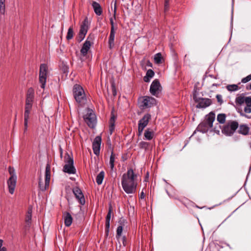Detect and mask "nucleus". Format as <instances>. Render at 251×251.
<instances>
[{
	"mask_svg": "<svg viewBox=\"0 0 251 251\" xmlns=\"http://www.w3.org/2000/svg\"><path fill=\"white\" fill-rule=\"evenodd\" d=\"M74 36V31L72 27H70L68 29L66 38L68 40H69L73 38Z\"/></svg>",
	"mask_w": 251,
	"mask_h": 251,
	"instance_id": "obj_33",
	"label": "nucleus"
},
{
	"mask_svg": "<svg viewBox=\"0 0 251 251\" xmlns=\"http://www.w3.org/2000/svg\"><path fill=\"white\" fill-rule=\"evenodd\" d=\"M34 98V92L33 89L31 88L28 89L25 100V111H24V117L30 118V116L31 114L33 103Z\"/></svg>",
	"mask_w": 251,
	"mask_h": 251,
	"instance_id": "obj_2",
	"label": "nucleus"
},
{
	"mask_svg": "<svg viewBox=\"0 0 251 251\" xmlns=\"http://www.w3.org/2000/svg\"><path fill=\"white\" fill-rule=\"evenodd\" d=\"M50 166L48 164L46 167V172H45V185H43L42 184V182L41 180H39V186L40 189L42 191L46 190L49 187L50 181Z\"/></svg>",
	"mask_w": 251,
	"mask_h": 251,
	"instance_id": "obj_10",
	"label": "nucleus"
},
{
	"mask_svg": "<svg viewBox=\"0 0 251 251\" xmlns=\"http://www.w3.org/2000/svg\"><path fill=\"white\" fill-rule=\"evenodd\" d=\"M29 118L24 117V127H28V122Z\"/></svg>",
	"mask_w": 251,
	"mask_h": 251,
	"instance_id": "obj_44",
	"label": "nucleus"
},
{
	"mask_svg": "<svg viewBox=\"0 0 251 251\" xmlns=\"http://www.w3.org/2000/svg\"><path fill=\"white\" fill-rule=\"evenodd\" d=\"M28 127H24V133H25V132L27 130Z\"/></svg>",
	"mask_w": 251,
	"mask_h": 251,
	"instance_id": "obj_49",
	"label": "nucleus"
},
{
	"mask_svg": "<svg viewBox=\"0 0 251 251\" xmlns=\"http://www.w3.org/2000/svg\"><path fill=\"white\" fill-rule=\"evenodd\" d=\"M73 193L79 203L81 205H84L85 203V201L81 190L78 187H75L73 189Z\"/></svg>",
	"mask_w": 251,
	"mask_h": 251,
	"instance_id": "obj_15",
	"label": "nucleus"
},
{
	"mask_svg": "<svg viewBox=\"0 0 251 251\" xmlns=\"http://www.w3.org/2000/svg\"><path fill=\"white\" fill-rule=\"evenodd\" d=\"M3 240L0 239V251H7V249L5 247H3Z\"/></svg>",
	"mask_w": 251,
	"mask_h": 251,
	"instance_id": "obj_43",
	"label": "nucleus"
},
{
	"mask_svg": "<svg viewBox=\"0 0 251 251\" xmlns=\"http://www.w3.org/2000/svg\"><path fill=\"white\" fill-rule=\"evenodd\" d=\"M48 74V68L47 65L42 64L40 65L39 72V81L41 83V87L44 89Z\"/></svg>",
	"mask_w": 251,
	"mask_h": 251,
	"instance_id": "obj_9",
	"label": "nucleus"
},
{
	"mask_svg": "<svg viewBox=\"0 0 251 251\" xmlns=\"http://www.w3.org/2000/svg\"><path fill=\"white\" fill-rule=\"evenodd\" d=\"M161 90V86L158 79L154 80L150 86V91L151 93L155 96L157 97L158 95Z\"/></svg>",
	"mask_w": 251,
	"mask_h": 251,
	"instance_id": "obj_13",
	"label": "nucleus"
},
{
	"mask_svg": "<svg viewBox=\"0 0 251 251\" xmlns=\"http://www.w3.org/2000/svg\"><path fill=\"white\" fill-rule=\"evenodd\" d=\"M250 89L251 90V83L250 85Z\"/></svg>",
	"mask_w": 251,
	"mask_h": 251,
	"instance_id": "obj_53",
	"label": "nucleus"
},
{
	"mask_svg": "<svg viewBox=\"0 0 251 251\" xmlns=\"http://www.w3.org/2000/svg\"><path fill=\"white\" fill-rule=\"evenodd\" d=\"M193 99L195 101L198 102L197 107L198 108H205L209 106L211 103V101L209 99L206 98H197L196 95H193Z\"/></svg>",
	"mask_w": 251,
	"mask_h": 251,
	"instance_id": "obj_14",
	"label": "nucleus"
},
{
	"mask_svg": "<svg viewBox=\"0 0 251 251\" xmlns=\"http://www.w3.org/2000/svg\"><path fill=\"white\" fill-rule=\"evenodd\" d=\"M115 31L114 29H111L109 37L108 44L110 49H112L114 46Z\"/></svg>",
	"mask_w": 251,
	"mask_h": 251,
	"instance_id": "obj_20",
	"label": "nucleus"
},
{
	"mask_svg": "<svg viewBox=\"0 0 251 251\" xmlns=\"http://www.w3.org/2000/svg\"><path fill=\"white\" fill-rule=\"evenodd\" d=\"M85 35H82L81 33H79V38L80 39V41H81L85 37Z\"/></svg>",
	"mask_w": 251,
	"mask_h": 251,
	"instance_id": "obj_45",
	"label": "nucleus"
},
{
	"mask_svg": "<svg viewBox=\"0 0 251 251\" xmlns=\"http://www.w3.org/2000/svg\"><path fill=\"white\" fill-rule=\"evenodd\" d=\"M92 6L94 9V12L98 16H100L102 13V9L100 5L95 1H92Z\"/></svg>",
	"mask_w": 251,
	"mask_h": 251,
	"instance_id": "obj_19",
	"label": "nucleus"
},
{
	"mask_svg": "<svg viewBox=\"0 0 251 251\" xmlns=\"http://www.w3.org/2000/svg\"><path fill=\"white\" fill-rule=\"evenodd\" d=\"M249 144L250 148L251 149V142H250Z\"/></svg>",
	"mask_w": 251,
	"mask_h": 251,
	"instance_id": "obj_51",
	"label": "nucleus"
},
{
	"mask_svg": "<svg viewBox=\"0 0 251 251\" xmlns=\"http://www.w3.org/2000/svg\"><path fill=\"white\" fill-rule=\"evenodd\" d=\"M116 5H115L113 17H112L110 19V24L111 25V29H112V28L114 29V20L116 19Z\"/></svg>",
	"mask_w": 251,
	"mask_h": 251,
	"instance_id": "obj_35",
	"label": "nucleus"
},
{
	"mask_svg": "<svg viewBox=\"0 0 251 251\" xmlns=\"http://www.w3.org/2000/svg\"><path fill=\"white\" fill-rule=\"evenodd\" d=\"M17 177H9L7 181L8 191L11 194H13L17 183Z\"/></svg>",
	"mask_w": 251,
	"mask_h": 251,
	"instance_id": "obj_17",
	"label": "nucleus"
},
{
	"mask_svg": "<svg viewBox=\"0 0 251 251\" xmlns=\"http://www.w3.org/2000/svg\"><path fill=\"white\" fill-rule=\"evenodd\" d=\"M154 75V72L152 70L149 69L147 71L146 75L147 76V77L151 78L153 77Z\"/></svg>",
	"mask_w": 251,
	"mask_h": 251,
	"instance_id": "obj_39",
	"label": "nucleus"
},
{
	"mask_svg": "<svg viewBox=\"0 0 251 251\" xmlns=\"http://www.w3.org/2000/svg\"><path fill=\"white\" fill-rule=\"evenodd\" d=\"M5 0H0V4L4 3Z\"/></svg>",
	"mask_w": 251,
	"mask_h": 251,
	"instance_id": "obj_48",
	"label": "nucleus"
},
{
	"mask_svg": "<svg viewBox=\"0 0 251 251\" xmlns=\"http://www.w3.org/2000/svg\"><path fill=\"white\" fill-rule=\"evenodd\" d=\"M73 93L76 102L80 105L83 104L86 100V96L83 88L79 85L75 84L73 88Z\"/></svg>",
	"mask_w": 251,
	"mask_h": 251,
	"instance_id": "obj_4",
	"label": "nucleus"
},
{
	"mask_svg": "<svg viewBox=\"0 0 251 251\" xmlns=\"http://www.w3.org/2000/svg\"><path fill=\"white\" fill-rule=\"evenodd\" d=\"M104 177V172L101 171L96 177V182L98 185H100Z\"/></svg>",
	"mask_w": 251,
	"mask_h": 251,
	"instance_id": "obj_25",
	"label": "nucleus"
},
{
	"mask_svg": "<svg viewBox=\"0 0 251 251\" xmlns=\"http://www.w3.org/2000/svg\"><path fill=\"white\" fill-rule=\"evenodd\" d=\"M251 80V75H249L243 78L242 79L241 82L242 83H247V82H249Z\"/></svg>",
	"mask_w": 251,
	"mask_h": 251,
	"instance_id": "obj_40",
	"label": "nucleus"
},
{
	"mask_svg": "<svg viewBox=\"0 0 251 251\" xmlns=\"http://www.w3.org/2000/svg\"><path fill=\"white\" fill-rule=\"evenodd\" d=\"M235 102L238 105L245 103L246 106L251 107V96L245 97L243 94L238 95L235 99Z\"/></svg>",
	"mask_w": 251,
	"mask_h": 251,
	"instance_id": "obj_12",
	"label": "nucleus"
},
{
	"mask_svg": "<svg viewBox=\"0 0 251 251\" xmlns=\"http://www.w3.org/2000/svg\"><path fill=\"white\" fill-rule=\"evenodd\" d=\"M115 155L113 152L111 153L109 160V165L110 168L112 170L114 167Z\"/></svg>",
	"mask_w": 251,
	"mask_h": 251,
	"instance_id": "obj_34",
	"label": "nucleus"
},
{
	"mask_svg": "<svg viewBox=\"0 0 251 251\" xmlns=\"http://www.w3.org/2000/svg\"><path fill=\"white\" fill-rule=\"evenodd\" d=\"M8 172L10 175V177H17V176L15 173V171L14 168L9 166L8 167Z\"/></svg>",
	"mask_w": 251,
	"mask_h": 251,
	"instance_id": "obj_36",
	"label": "nucleus"
},
{
	"mask_svg": "<svg viewBox=\"0 0 251 251\" xmlns=\"http://www.w3.org/2000/svg\"><path fill=\"white\" fill-rule=\"evenodd\" d=\"M101 142V137L98 136L96 137L93 143V150L94 153L97 155H99L100 153Z\"/></svg>",
	"mask_w": 251,
	"mask_h": 251,
	"instance_id": "obj_16",
	"label": "nucleus"
},
{
	"mask_svg": "<svg viewBox=\"0 0 251 251\" xmlns=\"http://www.w3.org/2000/svg\"><path fill=\"white\" fill-rule=\"evenodd\" d=\"M215 119V115L213 112L209 113L205 117V121L200 124L198 127L197 130L202 133H205L208 130L213 126V123Z\"/></svg>",
	"mask_w": 251,
	"mask_h": 251,
	"instance_id": "obj_3",
	"label": "nucleus"
},
{
	"mask_svg": "<svg viewBox=\"0 0 251 251\" xmlns=\"http://www.w3.org/2000/svg\"><path fill=\"white\" fill-rule=\"evenodd\" d=\"M5 12V3L0 4V12L2 14H4Z\"/></svg>",
	"mask_w": 251,
	"mask_h": 251,
	"instance_id": "obj_41",
	"label": "nucleus"
},
{
	"mask_svg": "<svg viewBox=\"0 0 251 251\" xmlns=\"http://www.w3.org/2000/svg\"><path fill=\"white\" fill-rule=\"evenodd\" d=\"M32 218V208H29L25 217V222L27 224L29 225L31 221Z\"/></svg>",
	"mask_w": 251,
	"mask_h": 251,
	"instance_id": "obj_26",
	"label": "nucleus"
},
{
	"mask_svg": "<svg viewBox=\"0 0 251 251\" xmlns=\"http://www.w3.org/2000/svg\"><path fill=\"white\" fill-rule=\"evenodd\" d=\"M115 117L114 115H112L109 121V131L110 134H112L114 128H115Z\"/></svg>",
	"mask_w": 251,
	"mask_h": 251,
	"instance_id": "obj_24",
	"label": "nucleus"
},
{
	"mask_svg": "<svg viewBox=\"0 0 251 251\" xmlns=\"http://www.w3.org/2000/svg\"><path fill=\"white\" fill-rule=\"evenodd\" d=\"M244 111L245 113L243 112H240V115L242 116L245 117L246 118H249L250 117L247 116L246 114H250L251 113V107L246 106L244 109Z\"/></svg>",
	"mask_w": 251,
	"mask_h": 251,
	"instance_id": "obj_30",
	"label": "nucleus"
},
{
	"mask_svg": "<svg viewBox=\"0 0 251 251\" xmlns=\"http://www.w3.org/2000/svg\"><path fill=\"white\" fill-rule=\"evenodd\" d=\"M153 135V132L150 131L149 129L146 130L144 136L146 139L151 140L152 139Z\"/></svg>",
	"mask_w": 251,
	"mask_h": 251,
	"instance_id": "obj_28",
	"label": "nucleus"
},
{
	"mask_svg": "<svg viewBox=\"0 0 251 251\" xmlns=\"http://www.w3.org/2000/svg\"><path fill=\"white\" fill-rule=\"evenodd\" d=\"M226 88L230 92H233L237 91L239 89V87L236 84H231L227 85Z\"/></svg>",
	"mask_w": 251,
	"mask_h": 251,
	"instance_id": "obj_29",
	"label": "nucleus"
},
{
	"mask_svg": "<svg viewBox=\"0 0 251 251\" xmlns=\"http://www.w3.org/2000/svg\"><path fill=\"white\" fill-rule=\"evenodd\" d=\"M144 198H145V194H144V193L142 191L140 194V198L141 199H143Z\"/></svg>",
	"mask_w": 251,
	"mask_h": 251,
	"instance_id": "obj_47",
	"label": "nucleus"
},
{
	"mask_svg": "<svg viewBox=\"0 0 251 251\" xmlns=\"http://www.w3.org/2000/svg\"><path fill=\"white\" fill-rule=\"evenodd\" d=\"M87 30H88L87 20V19H85L82 25H81L79 33H81L82 35H86L87 32Z\"/></svg>",
	"mask_w": 251,
	"mask_h": 251,
	"instance_id": "obj_23",
	"label": "nucleus"
},
{
	"mask_svg": "<svg viewBox=\"0 0 251 251\" xmlns=\"http://www.w3.org/2000/svg\"><path fill=\"white\" fill-rule=\"evenodd\" d=\"M122 231H123L122 226H119L117 229L116 237L117 238H119L121 236Z\"/></svg>",
	"mask_w": 251,
	"mask_h": 251,
	"instance_id": "obj_38",
	"label": "nucleus"
},
{
	"mask_svg": "<svg viewBox=\"0 0 251 251\" xmlns=\"http://www.w3.org/2000/svg\"><path fill=\"white\" fill-rule=\"evenodd\" d=\"M169 7V0H165L164 3V11L166 12L168 10Z\"/></svg>",
	"mask_w": 251,
	"mask_h": 251,
	"instance_id": "obj_42",
	"label": "nucleus"
},
{
	"mask_svg": "<svg viewBox=\"0 0 251 251\" xmlns=\"http://www.w3.org/2000/svg\"><path fill=\"white\" fill-rule=\"evenodd\" d=\"M113 94L114 95H116V93L115 91H114V90L113 91Z\"/></svg>",
	"mask_w": 251,
	"mask_h": 251,
	"instance_id": "obj_50",
	"label": "nucleus"
},
{
	"mask_svg": "<svg viewBox=\"0 0 251 251\" xmlns=\"http://www.w3.org/2000/svg\"><path fill=\"white\" fill-rule=\"evenodd\" d=\"M226 115L225 114H219L217 116V121L221 124H224L226 121Z\"/></svg>",
	"mask_w": 251,
	"mask_h": 251,
	"instance_id": "obj_31",
	"label": "nucleus"
},
{
	"mask_svg": "<svg viewBox=\"0 0 251 251\" xmlns=\"http://www.w3.org/2000/svg\"><path fill=\"white\" fill-rule=\"evenodd\" d=\"M84 120L87 125L91 128H94L96 125V116L94 111L89 108L86 109L84 116Z\"/></svg>",
	"mask_w": 251,
	"mask_h": 251,
	"instance_id": "obj_5",
	"label": "nucleus"
},
{
	"mask_svg": "<svg viewBox=\"0 0 251 251\" xmlns=\"http://www.w3.org/2000/svg\"><path fill=\"white\" fill-rule=\"evenodd\" d=\"M64 223L66 226H69L71 225L73 221V218L69 212H66L64 215Z\"/></svg>",
	"mask_w": 251,
	"mask_h": 251,
	"instance_id": "obj_21",
	"label": "nucleus"
},
{
	"mask_svg": "<svg viewBox=\"0 0 251 251\" xmlns=\"http://www.w3.org/2000/svg\"><path fill=\"white\" fill-rule=\"evenodd\" d=\"M111 209L110 208L109 209L108 213L106 216V223L105 226L106 228L107 231H108L109 228L110 227V220L111 219Z\"/></svg>",
	"mask_w": 251,
	"mask_h": 251,
	"instance_id": "obj_27",
	"label": "nucleus"
},
{
	"mask_svg": "<svg viewBox=\"0 0 251 251\" xmlns=\"http://www.w3.org/2000/svg\"><path fill=\"white\" fill-rule=\"evenodd\" d=\"M151 78L147 77V76H145L144 77V81L146 82H149L150 81Z\"/></svg>",
	"mask_w": 251,
	"mask_h": 251,
	"instance_id": "obj_46",
	"label": "nucleus"
},
{
	"mask_svg": "<svg viewBox=\"0 0 251 251\" xmlns=\"http://www.w3.org/2000/svg\"><path fill=\"white\" fill-rule=\"evenodd\" d=\"M156 100L151 97L144 96L139 99V104L142 109L150 108L156 104Z\"/></svg>",
	"mask_w": 251,
	"mask_h": 251,
	"instance_id": "obj_6",
	"label": "nucleus"
},
{
	"mask_svg": "<svg viewBox=\"0 0 251 251\" xmlns=\"http://www.w3.org/2000/svg\"><path fill=\"white\" fill-rule=\"evenodd\" d=\"M239 133L244 135L248 134L249 132V128L246 125H241L239 126V129L238 130Z\"/></svg>",
	"mask_w": 251,
	"mask_h": 251,
	"instance_id": "obj_22",
	"label": "nucleus"
},
{
	"mask_svg": "<svg viewBox=\"0 0 251 251\" xmlns=\"http://www.w3.org/2000/svg\"><path fill=\"white\" fill-rule=\"evenodd\" d=\"M238 123L236 121L228 122L222 129L223 134L226 136H231L238 127Z\"/></svg>",
	"mask_w": 251,
	"mask_h": 251,
	"instance_id": "obj_7",
	"label": "nucleus"
},
{
	"mask_svg": "<svg viewBox=\"0 0 251 251\" xmlns=\"http://www.w3.org/2000/svg\"><path fill=\"white\" fill-rule=\"evenodd\" d=\"M90 39V38L89 37H88L87 39L84 43L80 50V52L83 56L86 55L91 46L92 42L89 40Z\"/></svg>",
	"mask_w": 251,
	"mask_h": 251,
	"instance_id": "obj_18",
	"label": "nucleus"
},
{
	"mask_svg": "<svg viewBox=\"0 0 251 251\" xmlns=\"http://www.w3.org/2000/svg\"><path fill=\"white\" fill-rule=\"evenodd\" d=\"M65 162L66 164L63 167V171L69 174H75V169L74 166L73 159L68 154L65 156Z\"/></svg>",
	"mask_w": 251,
	"mask_h": 251,
	"instance_id": "obj_8",
	"label": "nucleus"
},
{
	"mask_svg": "<svg viewBox=\"0 0 251 251\" xmlns=\"http://www.w3.org/2000/svg\"><path fill=\"white\" fill-rule=\"evenodd\" d=\"M149 146V144L148 142L145 141H141L139 144V146L141 149H146L148 148Z\"/></svg>",
	"mask_w": 251,
	"mask_h": 251,
	"instance_id": "obj_37",
	"label": "nucleus"
},
{
	"mask_svg": "<svg viewBox=\"0 0 251 251\" xmlns=\"http://www.w3.org/2000/svg\"><path fill=\"white\" fill-rule=\"evenodd\" d=\"M125 237H123V244H125V243H124V241H125Z\"/></svg>",
	"mask_w": 251,
	"mask_h": 251,
	"instance_id": "obj_52",
	"label": "nucleus"
},
{
	"mask_svg": "<svg viewBox=\"0 0 251 251\" xmlns=\"http://www.w3.org/2000/svg\"><path fill=\"white\" fill-rule=\"evenodd\" d=\"M151 119V114L147 113L146 114L143 118L140 119L138 123V133L139 135H141L143 130L148 125L150 120Z\"/></svg>",
	"mask_w": 251,
	"mask_h": 251,
	"instance_id": "obj_11",
	"label": "nucleus"
},
{
	"mask_svg": "<svg viewBox=\"0 0 251 251\" xmlns=\"http://www.w3.org/2000/svg\"><path fill=\"white\" fill-rule=\"evenodd\" d=\"M137 177V175L131 169H128L126 173L123 174L121 183L124 190L127 194H133L135 192Z\"/></svg>",
	"mask_w": 251,
	"mask_h": 251,
	"instance_id": "obj_1",
	"label": "nucleus"
},
{
	"mask_svg": "<svg viewBox=\"0 0 251 251\" xmlns=\"http://www.w3.org/2000/svg\"><path fill=\"white\" fill-rule=\"evenodd\" d=\"M162 55L161 53H156L154 57V60L155 63L160 64L161 63Z\"/></svg>",
	"mask_w": 251,
	"mask_h": 251,
	"instance_id": "obj_32",
	"label": "nucleus"
}]
</instances>
